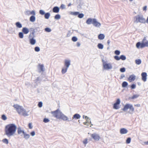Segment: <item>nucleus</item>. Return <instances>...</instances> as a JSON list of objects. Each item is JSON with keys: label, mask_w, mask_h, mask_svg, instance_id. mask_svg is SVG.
<instances>
[{"label": "nucleus", "mask_w": 148, "mask_h": 148, "mask_svg": "<svg viewBox=\"0 0 148 148\" xmlns=\"http://www.w3.org/2000/svg\"><path fill=\"white\" fill-rule=\"evenodd\" d=\"M16 128V126L14 124L7 125L5 128V134L8 137L13 136L15 134Z\"/></svg>", "instance_id": "nucleus-1"}, {"label": "nucleus", "mask_w": 148, "mask_h": 148, "mask_svg": "<svg viewBox=\"0 0 148 148\" xmlns=\"http://www.w3.org/2000/svg\"><path fill=\"white\" fill-rule=\"evenodd\" d=\"M134 22L135 23H146V20L142 15H138L134 17Z\"/></svg>", "instance_id": "nucleus-2"}, {"label": "nucleus", "mask_w": 148, "mask_h": 148, "mask_svg": "<svg viewBox=\"0 0 148 148\" xmlns=\"http://www.w3.org/2000/svg\"><path fill=\"white\" fill-rule=\"evenodd\" d=\"M146 39L144 38L143 40V42L142 43H140V42H138L136 44V47L138 48H143L145 47H148V41L146 40V42L143 43V42L145 40H146Z\"/></svg>", "instance_id": "nucleus-3"}, {"label": "nucleus", "mask_w": 148, "mask_h": 148, "mask_svg": "<svg viewBox=\"0 0 148 148\" xmlns=\"http://www.w3.org/2000/svg\"><path fill=\"white\" fill-rule=\"evenodd\" d=\"M51 113L54 117L59 119L62 112L59 109H58L55 111L51 112Z\"/></svg>", "instance_id": "nucleus-4"}, {"label": "nucleus", "mask_w": 148, "mask_h": 148, "mask_svg": "<svg viewBox=\"0 0 148 148\" xmlns=\"http://www.w3.org/2000/svg\"><path fill=\"white\" fill-rule=\"evenodd\" d=\"M128 109H129L132 112L134 111V109L132 105L129 103L126 104L123 108L122 110L124 111H125Z\"/></svg>", "instance_id": "nucleus-5"}, {"label": "nucleus", "mask_w": 148, "mask_h": 148, "mask_svg": "<svg viewBox=\"0 0 148 148\" xmlns=\"http://www.w3.org/2000/svg\"><path fill=\"white\" fill-rule=\"evenodd\" d=\"M103 62V68L106 70H108L111 69L112 68V65L110 63H107L104 61L103 60H102Z\"/></svg>", "instance_id": "nucleus-6"}, {"label": "nucleus", "mask_w": 148, "mask_h": 148, "mask_svg": "<svg viewBox=\"0 0 148 148\" xmlns=\"http://www.w3.org/2000/svg\"><path fill=\"white\" fill-rule=\"evenodd\" d=\"M91 138L95 141H99L101 138L99 135L96 133L91 134L90 135Z\"/></svg>", "instance_id": "nucleus-7"}, {"label": "nucleus", "mask_w": 148, "mask_h": 148, "mask_svg": "<svg viewBox=\"0 0 148 148\" xmlns=\"http://www.w3.org/2000/svg\"><path fill=\"white\" fill-rule=\"evenodd\" d=\"M121 101L119 99H117L116 102L113 105V108L117 110L120 108L119 105Z\"/></svg>", "instance_id": "nucleus-8"}, {"label": "nucleus", "mask_w": 148, "mask_h": 148, "mask_svg": "<svg viewBox=\"0 0 148 148\" xmlns=\"http://www.w3.org/2000/svg\"><path fill=\"white\" fill-rule=\"evenodd\" d=\"M13 106L16 109L18 114L23 108L22 106L17 104H14Z\"/></svg>", "instance_id": "nucleus-9"}, {"label": "nucleus", "mask_w": 148, "mask_h": 148, "mask_svg": "<svg viewBox=\"0 0 148 148\" xmlns=\"http://www.w3.org/2000/svg\"><path fill=\"white\" fill-rule=\"evenodd\" d=\"M136 78V76L134 75H130L128 78V81L130 82H131L134 81Z\"/></svg>", "instance_id": "nucleus-10"}, {"label": "nucleus", "mask_w": 148, "mask_h": 148, "mask_svg": "<svg viewBox=\"0 0 148 148\" xmlns=\"http://www.w3.org/2000/svg\"><path fill=\"white\" fill-rule=\"evenodd\" d=\"M92 24L94 26L96 27H99L101 25V24L98 22L95 18L93 19V21H92Z\"/></svg>", "instance_id": "nucleus-11"}, {"label": "nucleus", "mask_w": 148, "mask_h": 148, "mask_svg": "<svg viewBox=\"0 0 148 148\" xmlns=\"http://www.w3.org/2000/svg\"><path fill=\"white\" fill-rule=\"evenodd\" d=\"M142 79L144 82L146 81L147 80V74L145 72H143L141 74Z\"/></svg>", "instance_id": "nucleus-12"}, {"label": "nucleus", "mask_w": 148, "mask_h": 148, "mask_svg": "<svg viewBox=\"0 0 148 148\" xmlns=\"http://www.w3.org/2000/svg\"><path fill=\"white\" fill-rule=\"evenodd\" d=\"M59 119H61L64 121H66L68 120V118L62 113Z\"/></svg>", "instance_id": "nucleus-13"}, {"label": "nucleus", "mask_w": 148, "mask_h": 148, "mask_svg": "<svg viewBox=\"0 0 148 148\" xmlns=\"http://www.w3.org/2000/svg\"><path fill=\"white\" fill-rule=\"evenodd\" d=\"M19 114L22 115L24 116H26L28 115L27 112L26 110L23 108L21 111V112Z\"/></svg>", "instance_id": "nucleus-14"}, {"label": "nucleus", "mask_w": 148, "mask_h": 148, "mask_svg": "<svg viewBox=\"0 0 148 148\" xmlns=\"http://www.w3.org/2000/svg\"><path fill=\"white\" fill-rule=\"evenodd\" d=\"M127 132V130L124 128H122L120 130V133L122 134H126Z\"/></svg>", "instance_id": "nucleus-15"}, {"label": "nucleus", "mask_w": 148, "mask_h": 148, "mask_svg": "<svg viewBox=\"0 0 148 148\" xmlns=\"http://www.w3.org/2000/svg\"><path fill=\"white\" fill-rule=\"evenodd\" d=\"M59 11V8L57 6L54 7L53 9V11L55 13H58Z\"/></svg>", "instance_id": "nucleus-16"}, {"label": "nucleus", "mask_w": 148, "mask_h": 148, "mask_svg": "<svg viewBox=\"0 0 148 148\" xmlns=\"http://www.w3.org/2000/svg\"><path fill=\"white\" fill-rule=\"evenodd\" d=\"M22 31L23 33L25 34H28L29 32V29L26 27H23Z\"/></svg>", "instance_id": "nucleus-17"}, {"label": "nucleus", "mask_w": 148, "mask_h": 148, "mask_svg": "<svg viewBox=\"0 0 148 148\" xmlns=\"http://www.w3.org/2000/svg\"><path fill=\"white\" fill-rule=\"evenodd\" d=\"M70 61L68 60H66L65 62V66L66 67L68 68L70 64Z\"/></svg>", "instance_id": "nucleus-18"}, {"label": "nucleus", "mask_w": 148, "mask_h": 148, "mask_svg": "<svg viewBox=\"0 0 148 148\" xmlns=\"http://www.w3.org/2000/svg\"><path fill=\"white\" fill-rule=\"evenodd\" d=\"M92 21H93V19H92L90 18H88L86 21V23L88 25H89L91 23H92Z\"/></svg>", "instance_id": "nucleus-19"}, {"label": "nucleus", "mask_w": 148, "mask_h": 148, "mask_svg": "<svg viewBox=\"0 0 148 148\" xmlns=\"http://www.w3.org/2000/svg\"><path fill=\"white\" fill-rule=\"evenodd\" d=\"M80 116L77 114H75L73 117V119H78L80 118Z\"/></svg>", "instance_id": "nucleus-20"}, {"label": "nucleus", "mask_w": 148, "mask_h": 148, "mask_svg": "<svg viewBox=\"0 0 148 148\" xmlns=\"http://www.w3.org/2000/svg\"><path fill=\"white\" fill-rule=\"evenodd\" d=\"M105 37V36L103 34H100L98 36V38L100 40H103Z\"/></svg>", "instance_id": "nucleus-21"}, {"label": "nucleus", "mask_w": 148, "mask_h": 148, "mask_svg": "<svg viewBox=\"0 0 148 148\" xmlns=\"http://www.w3.org/2000/svg\"><path fill=\"white\" fill-rule=\"evenodd\" d=\"M38 66L40 71L43 72L44 71V66L43 64H38Z\"/></svg>", "instance_id": "nucleus-22"}, {"label": "nucleus", "mask_w": 148, "mask_h": 148, "mask_svg": "<svg viewBox=\"0 0 148 148\" xmlns=\"http://www.w3.org/2000/svg\"><path fill=\"white\" fill-rule=\"evenodd\" d=\"M29 41L30 44L32 45H34L36 43V40L33 38L30 39Z\"/></svg>", "instance_id": "nucleus-23"}, {"label": "nucleus", "mask_w": 148, "mask_h": 148, "mask_svg": "<svg viewBox=\"0 0 148 148\" xmlns=\"http://www.w3.org/2000/svg\"><path fill=\"white\" fill-rule=\"evenodd\" d=\"M17 132L18 134H23L25 133L24 132L23 130H22L20 128H18Z\"/></svg>", "instance_id": "nucleus-24"}, {"label": "nucleus", "mask_w": 148, "mask_h": 148, "mask_svg": "<svg viewBox=\"0 0 148 148\" xmlns=\"http://www.w3.org/2000/svg\"><path fill=\"white\" fill-rule=\"evenodd\" d=\"M15 25L16 27L18 28H21L22 27V25L19 22H17L16 23Z\"/></svg>", "instance_id": "nucleus-25"}, {"label": "nucleus", "mask_w": 148, "mask_h": 148, "mask_svg": "<svg viewBox=\"0 0 148 148\" xmlns=\"http://www.w3.org/2000/svg\"><path fill=\"white\" fill-rule=\"evenodd\" d=\"M30 21L32 22H34L36 20V18L34 16H32L30 18Z\"/></svg>", "instance_id": "nucleus-26"}, {"label": "nucleus", "mask_w": 148, "mask_h": 148, "mask_svg": "<svg viewBox=\"0 0 148 148\" xmlns=\"http://www.w3.org/2000/svg\"><path fill=\"white\" fill-rule=\"evenodd\" d=\"M50 16V14L49 13H47L45 14V17L46 19H48Z\"/></svg>", "instance_id": "nucleus-27"}, {"label": "nucleus", "mask_w": 148, "mask_h": 148, "mask_svg": "<svg viewBox=\"0 0 148 148\" xmlns=\"http://www.w3.org/2000/svg\"><path fill=\"white\" fill-rule=\"evenodd\" d=\"M99 49H102L103 48V45L101 43H99L97 45Z\"/></svg>", "instance_id": "nucleus-28"}, {"label": "nucleus", "mask_w": 148, "mask_h": 148, "mask_svg": "<svg viewBox=\"0 0 148 148\" xmlns=\"http://www.w3.org/2000/svg\"><path fill=\"white\" fill-rule=\"evenodd\" d=\"M128 85V84L126 82H124L122 84V86L123 87H125L127 86Z\"/></svg>", "instance_id": "nucleus-29"}, {"label": "nucleus", "mask_w": 148, "mask_h": 148, "mask_svg": "<svg viewBox=\"0 0 148 148\" xmlns=\"http://www.w3.org/2000/svg\"><path fill=\"white\" fill-rule=\"evenodd\" d=\"M139 95H134L131 97V99H134L139 97Z\"/></svg>", "instance_id": "nucleus-30"}, {"label": "nucleus", "mask_w": 148, "mask_h": 148, "mask_svg": "<svg viewBox=\"0 0 148 148\" xmlns=\"http://www.w3.org/2000/svg\"><path fill=\"white\" fill-rule=\"evenodd\" d=\"M23 134L24 135V137L26 139H28L29 138V134H26L25 133H24Z\"/></svg>", "instance_id": "nucleus-31"}, {"label": "nucleus", "mask_w": 148, "mask_h": 148, "mask_svg": "<svg viewBox=\"0 0 148 148\" xmlns=\"http://www.w3.org/2000/svg\"><path fill=\"white\" fill-rule=\"evenodd\" d=\"M141 61L140 59L136 60H135L136 63L137 64H141Z\"/></svg>", "instance_id": "nucleus-32"}, {"label": "nucleus", "mask_w": 148, "mask_h": 148, "mask_svg": "<svg viewBox=\"0 0 148 148\" xmlns=\"http://www.w3.org/2000/svg\"><path fill=\"white\" fill-rule=\"evenodd\" d=\"M68 68L66 67V68H63L62 69V73H65L67 71V70Z\"/></svg>", "instance_id": "nucleus-33"}, {"label": "nucleus", "mask_w": 148, "mask_h": 148, "mask_svg": "<svg viewBox=\"0 0 148 148\" xmlns=\"http://www.w3.org/2000/svg\"><path fill=\"white\" fill-rule=\"evenodd\" d=\"M54 18L56 19H59L60 18V16L59 14H58L55 16Z\"/></svg>", "instance_id": "nucleus-34"}, {"label": "nucleus", "mask_w": 148, "mask_h": 148, "mask_svg": "<svg viewBox=\"0 0 148 148\" xmlns=\"http://www.w3.org/2000/svg\"><path fill=\"white\" fill-rule=\"evenodd\" d=\"M2 141L3 143L8 144V140L6 138H5Z\"/></svg>", "instance_id": "nucleus-35"}, {"label": "nucleus", "mask_w": 148, "mask_h": 148, "mask_svg": "<svg viewBox=\"0 0 148 148\" xmlns=\"http://www.w3.org/2000/svg\"><path fill=\"white\" fill-rule=\"evenodd\" d=\"M120 59H121L122 60H125L126 59V57L125 56L122 55L120 57Z\"/></svg>", "instance_id": "nucleus-36"}, {"label": "nucleus", "mask_w": 148, "mask_h": 148, "mask_svg": "<svg viewBox=\"0 0 148 148\" xmlns=\"http://www.w3.org/2000/svg\"><path fill=\"white\" fill-rule=\"evenodd\" d=\"M19 38H22L23 37V33L21 32H20L19 33Z\"/></svg>", "instance_id": "nucleus-37"}, {"label": "nucleus", "mask_w": 148, "mask_h": 148, "mask_svg": "<svg viewBox=\"0 0 148 148\" xmlns=\"http://www.w3.org/2000/svg\"><path fill=\"white\" fill-rule=\"evenodd\" d=\"M72 40L73 42H76L77 40V38L76 37L73 36L72 38Z\"/></svg>", "instance_id": "nucleus-38"}, {"label": "nucleus", "mask_w": 148, "mask_h": 148, "mask_svg": "<svg viewBox=\"0 0 148 148\" xmlns=\"http://www.w3.org/2000/svg\"><path fill=\"white\" fill-rule=\"evenodd\" d=\"M131 138H128L126 140V143L127 144L130 143L131 141Z\"/></svg>", "instance_id": "nucleus-39"}, {"label": "nucleus", "mask_w": 148, "mask_h": 148, "mask_svg": "<svg viewBox=\"0 0 148 148\" xmlns=\"http://www.w3.org/2000/svg\"><path fill=\"white\" fill-rule=\"evenodd\" d=\"M2 119L3 120H5L7 119V117L5 115H3L1 116Z\"/></svg>", "instance_id": "nucleus-40"}, {"label": "nucleus", "mask_w": 148, "mask_h": 148, "mask_svg": "<svg viewBox=\"0 0 148 148\" xmlns=\"http://www.w3.org/2000/svg\"><path fill=\"white\" fill-rule=\"evenodd\" d=\"M83 143L85 145H86L88 143V139L86 138L83 141Z\"/></svg>", "instance_id": "nucleus-41"}, {"label": "nucleus", "mask_w": 148, "mask_h": 148, "mask_svg": "<svg viewBox=\"0 0 148 148\" xmlns=\"http://www.w3.org/2000/svg\"><path fill=\"white\" fill-rule=\"evenodd\" d=\"M45 31L47 32H50L51 31V30L49 28L47 27L45 29Z\"/></svg>", "instance_id": "nucleus-42"}, {"label": "nucleus", "mask_w": 148, "mask_h": 148, "mask_svg": "<svg viewBox=\"0 0 148 148\" xmlns=\"http://www.w3.org/2000/svg\"><path fill=\"white\" fill-rule=\"evenodd\" d=\"M84 16V14H79L78 15V17L79 18H82Z\"/></svg>", "instance_id": "nucleus-43"}, {"label": "nucleus", "mask_w": 148, "mask_h": 148, "mask_svg": "<svg viewBox=\"0 0 148 148\" xmlns=\"http://www.w3.org/2000/svg\"><path fill=\"white\" fill-rule=\"evenodd\" d=\"M35 51L36 52L39 51L40 50V49L38 47H36L35 48Z\"/></svg>", "instance_id": "nucleus-44"}, {"label": "nucleus", "mask_w": 148, "mask_h": 148, "mask_svg": "<svg viewBox=\"0 0 148 148\" xmlns=\"http://www.w3.org/2000/svg\"><path fill=\"white\" fill-rule=\"evenodd\" d=\"M117 55H119L120 54V51L118 50H116L114 52Z\"/></svg>", "instance_id": "nucleus-45"}, {"label": "nucleus", "mask_w": 148, "mask_h": 148, "mask_svg": "<svg viewBox=\"0 0 148 148\" xmlns=\"http://www.w3.org/2000/svg\"><path fill=\"white\" fill-rule=\"evenodd\" d=\"M114 58L116 60H119L120 59V57H119V56H114Z\"/></svg>", "instance_id": "nucleus-46"}, {"label": "nucleus", "mask_w": 148, "mask_h": 148, "mask_svg": "<svg viewBox=\"0 0 148 148\" xmlns=\"http://www.w3.org/2000/svg\"><path fill=\"white\" fill-rule=\"evenodd\" d=\"M42 103L41 102H39L38 104V106L39 107L41 108L42 106Z\"/></svg>", "instance_id": "nucleus-47"}, {"label": "nucleus", "mask_w": 148, "mask_h": 148, "mask_svg": "<svg viewBox=\"0 0 148 148\" xmlns=\"http://www.w3.org/2000/svg\"><path fill=\"white\" fill-rule=\"evenodd\" d=\"M49 120L45 118L43 120V122L45 123H46L49 122Z\"/></svg>", "instance_id": "nucleus-48"}, {"label": "nucleus", "mask_w": 148, "mask_h": 148, "mask_svg": "<svg viewBox=\"0 0 148 148\" xmlns=\"http://www.w3.org/2000/svg\"><path fill=\"white\" fill-rule=\"evenodd\" d=\"M39 12L40 14L42 15H43L45 14L44 11L42 10H40L39 11Z\"/></svg>", "instance_id": "nucleus-49"}, {"label": "nucleus", "mask_w": 148, "mask_h": 148, "mask_svg": "<svg viewBox=\"0 0 148 148\" xmlns=\"http://www.w3.org/2000/svg\"><path fill=\"white\" fill-rule=\"evenodd\" d=\"M136 86L135 84H133L131 86V88L132 89H134L136 88Z\"/></svg>", "instance_id": "nucleus-50"}, {"label": "nucleus", "mask_w": 148, "mask_h": 148, "mask_svg": "<svg viewBox=\"0 0 148 148\" xmlns=\"http://www.w3.org/2000/svg\"><path fill=\"white\" fill-rule=\"evenodd\" d=\"M120 71L122 72H124L125 71V69L124 68H121L120 69Z\"/></svg>", "instance_id": "nucleus-51"}, {"label": "nucleus", "mask_w": 148, "mask_h": 148, "mask_svg": "<svg viewBox=\"0 0 148 148\" xmlns=\"http://www.w3.org/2000/svg\"><path fill=\"white\" fill-rule=\"evenodd\" d=\"M83 118L85 119L86 120V119L88 120V121H90V119H89L87 116H85L84 115H83Z\"/></svg>", "instance_id": "nucleus-52"}, {"label": "nucleus", "mask_w": 148, "mask_h": 148, "mask_svg": "<svg viewBox=\"0 0 148 148\" xmlns=\"http://www.w3.org/2000/svg\"><path fill=\"white\" fill-rule=\"evenodd\" d=\"M30 13L31 14L33 15H35V13L34 11V10H32L30 12Z\"/></svg>", "instance_id": "nucleus-53"}, {"label": "nucleus", "mask_w": 148, "mask_h": 148, "mask_svg": "<svg viewBox=\"0 0 148 148\" xmlns=\"http://www.w3.org/2000/svg\"><path fill=\"white\" fill-rule=\"evenodd\" d=\"M28 127H29V128L30 129H31L32 128V124L31 123H29V124Z\"/></svg>", "instance_id": "nucleus-54"}, {"label": "nucleus", "mask_w": 148, "mask_h": 148, "mask_svg": "<svg viewBox=\"0 0 148 148\" xmlns=\"http://www.w3.org/2000/svg\"><path fill=\"white\" fill-rule=\"evenodd\" d=\"M30 134L32 136H33L35 135V132L34 131H32L31 132Z\"/></svg>", "instance_id": "nucleus-55"}, {"label": "nucleus", "mask_w": 148, "mask_h": 148, "mask_svg": "<svg viewBox=\"0 0 148 148\" xmlns=\"http://www.w3.org/2000/svg\"><path fill=\"white\" fill-rule=\"evenodd\" d=\"M79 14V12H75L73 13V14L75 15H78Z\"/></svg>", "instance_id": "nucleus-56"}, {"label": "nucleus", "mask_w": 148, "mask_h": 148, "mask_svg": "<svg viewBox=\"0 0 148 148\" xmlns=\"http://www.w3.org/2000/svg\"><path fill=\"white\" fill-rule=\"evenodd\" d=\"M147 6H145L143 7V10L144 11H146L147 10Z\"/></svg>", "instance_id": "nucleus-57"}, {"label": "nucleus", "mask_w": 148, "mask_h": 148, "mask_svg": "<svg viewBox=\"0 0 148 148\" xmlns=\"http://www.w3.org/2000/svg\"><path fill=\"white\" fill-rule=\"evenodd\" d=\"M134 106L137 107H140V104H136L134 105Z\"/></svg>", "instance_id": "nucleus-58"}, {"label": "nucleus", "mask_w": 148, "mask_h": 148, "mask_svg": "<svg viewBox=\"0 0 148 148\" xmlns=\"http://www.w3.org/2000/svg\"><path fill=\"white\" fill-rule=\"evenodd\" d=\"M77 45L78 47H79L80 45V44L79 42H77Z\"/></svg>", "instance_id": "nucleus-59"}, {"label": "nucleus", "mask_w": 148, "mask_h": 148, "mask_svg": "<svg viewBox=\"0 0 148 148\" xmlns=\"http://www.w3.org/2000/svg\"><path fill=\"white\" fill-rule=\"evenodd\" d=\"M144 144L145 145H148V141L147 142H144Z\"/></svg>", "instance_id": "nucleus-60"}, {"label": "nucleus", "mask_w": 148, "mask_h": 148, "mask_svg": "<svg viewBox=\"0 0 148 148\" xmlns=\"http://www.w3.org/2000/svg\"><path fill=\"white\" fill-rule=\"evenodd\" d=\"M88 122H84V125H88Z\"/></svg>", "instance_id": "nucleus-61"}, {"label": "nucleus", "mask_w": 148, "mask_h": 148, "mask_svg": "<svg viewBox=\"0 0 148 148\" xmlns=\"http://www.w3.org/2000/svg\"><path fill=\"white\" fill-rule=\"evenodd\" d=\"M146 23H148V16L147 17V20H146Z\"/></svg>", "instance_id": "nucleus-62"}, {"label": "nucleus", "mask_w": 148, "mask_h": 148, "mask_svg": "<svg viewBox=\"0 0 148 148\" xmlns=\"http://www.w3.org/2000/svg\"><path fill=\"white\" fill-rule=\"evenodd\" d=\"M110 42L109 40H108L107 41V43L108 44V45H109Z\"/></svg>", "instance_id": "nucleus-63"}, {"label": "nucleus", "mask_w": 148, "mask_h": 148, "mask_svg": "<svg viewBox=\"0 0 148 148\" xmlns=\"http://www.w3.org/2000/svg\"><path fill=\"white\" fill-rule=\"evenodd\" d=\"M86 121H87L86 122H87L88 123V122H89L90 121H88V120L87 119H86Z\"/></svg>", "instance_id": "nucleus-64"}]
</instances>
